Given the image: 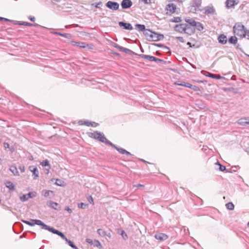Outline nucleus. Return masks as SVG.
<instances>
[{
    "label": "nucleus",
    "mask_w": 249,
    "mask_h": 249,
    "mask_svg": "<svg viewBox=\"0 0 249 249\" xmlns=\"http://www.w3.org/2000/svg\"><path fill=\"white\" fill-rule=\"evenodd\" d=\"M91 122H89V121H84V123H82L81 124H85L87 126H90V124H91Z\"/></svg>",
    "instance_id": "obj_50"
},
{
    "label": "nucleus",
    "mask_w": 249,
    "mask_h": 249,
    "mask_svg": "<svg viewBox=\"0 0 249 249\" xmlns=\"http://www.w3.org/2000/svg\"><path fill=\"white\" fill-rule=\"evenodd\" d=\"M98 125V124L95 123V122H91V124L90 126H93V127H96Z\"/></svg>",
    "instance_id": "obj_56"
},
{
    "label": "nucleus",
    "mask_w": 249,
    "mask_h": 249,
    "mask_svg": "<svg viewBox=\"0 0 249 249\" xmlns=\"http://www.w3.org/2000/svg\"><path fill=\"white\" fill-rule=\"evenodd\" d=\"M158 45V46H159V47H162V48H164V49H165V51H169V50H170V49H169V48L168 47H166V46H165L163 45V44H158V45Z\"/></svg>",
    "instance_id": "obj_49"
},
{
    "label": "nucleus",
    "mask_w": 249,
    "mask_h": 249,
    "mask_svg": "<svg viewBox=\"0 0 249 249\" xmlns=\"http://www.w3.org/2000/svg\"><path fill=\"white\" fill-rule=\"evenodd\" d=\"M55 184L58 186H61L62 181L59 179H57L56 180Z\"/></svg>",
    "instance_id": "obj_52"
},
{
    "label": "nucleus",
    "mask_w": 249,
    "mask_h": 249,
    "mask_svg": "<svg viewBox=\"0 0 249 249\" xmlns=\"http://www.w3.org/2000/svg\"><path fill=\"white\" fill-rule=\"evenodd\" d=\"M40 164L42 166H48L49 168H50V165L49 164V161L47 160H43L42 162L40 163Z\"/></svg>",
    "instance_id": "obj_36"
},
{
    "label": "nucleus",
    "mask_w": 249,
    "mask_h": 249,
    "mask_svg": "<svg viewBox=\"0 0 249 249\" xmlns=\"http://www.w3.org/2000/svg\"><path fill=\"white\" fill-rule=\"evenodd\" d=\"M102 2H99L98 3H97L96 4V8H99L100 7V6L102 5Z\"/></svg>",
    "instance_id": "obj_59"
},
{
    "label": "nucleus",
    "mask_w": 249,
    "mask_h": 249,
    "mask_svg": "<svg viewBox=\"0 0 249 249\" xmlns=\"http://www.w3.org/2000/svg\"><path fill=\"white\" fill-rule=\"evenodd\" d=\"M218 39L219 42L223 44H226L227 41V37L224 35H220L218 37Z\"/></svg>",
    "instance_id": "obj_21"
},
{
    "label": "nucleus",
    "mask_w": 249,
    "mask_h": 249,
    "mask_svg": "<svg viewBox=\"0 0 249 249\" xmlns=\"http://www.w3.org/2000/svg\"><path fill=\"white\" fill-rule=\"evenodd\" d=\"M171 21L173 22H179L181 21L180 17H174L173 19H171Z\"/></svg>",
    "instance_id": "obj_42"
},
{
    "label": "nucleus",
    "mask_w": 249,
    "mask_h": 249,
    "mask_svg": "<svg viewBox=\"0 0 249 249\" xmlns=\"http://www.w3.org/2000/svg\"><path fill=\"white\" fill-rule=\"evenodd\" d=\"M229 42L231 44H235L237 42V38L235 36H232L229 38Z\"/></svg>",
    "instance_id": "obj_32"
},
{
    "label": "nucleus",
    "mask_w": 249,
    "mask_h": 249,
    "mask_svg": "<svg viewBox=\"0 0 249 249\" xmlns=\"http://www.w3.org/2000/svg\"><path fill=\"white\" fill-rule=\"evenodd\" d=\"M218 165H219V170L221 171H224L226 170V167L225 166L221 165L218 161L216 162Z\"/></svg>",
    "instance_id": "obj_44"
},
{
    "label": "nucleus",
    "mask_w": 249,
    "mask_h": 249,
    "mask_svg": "<svg viewBox=\"0 0 249 249\" xmlns=\"http://www.w3.org/2000/svg\"><path fill=\"white\" fill-rule=\"evenodd\" d=\"M86 241L89 244H90V245H92L93 244V241L89 238H87L86 239Z\"/></svg>",
    "instance_id": "obj_53"
},
{
    "label": "nucleus",
    "mask_w": 249,
    "mask_h": 249,
    "mask_svg": "<svg viewBox=\"0 0 249 249\" xmlns=\"http://www.w3.org/2000/svg\"><path fill=\"white\" fill-rule=\"evenodd\" d=\"M155 61L157 62H162L164 64H165L166 63V61H165L164 60L156 58V57H155Z\"/></svg>",
    "instance_id": "obj_47"
},
{
    "label": "nucleus",
    "mask_w": 249,
    "mask_h": 249,
    "mask_svg": "<svg viewBox=\"0 0 249 249\" xmlns=\"http://www.w3.org/2000/svg\"><path fill=\"white\" fill-rule=\"evenodd\" d=\"M115 149H116L118 152H119L120 153L122 154H126L127 155H131L130 153L127 151L126 150H125V149L122 148H119L117 146H116V148H115Z\"/></svg>",
    "instance_id": "obj_25"
},
{
    "label": "nucleus",
    "mask_w": 249,
    "mask_h": 249,
    "mask_svg": "<svg viewBox=\"0 0 249 249\" xmlns=\"http://www.w3.org/2000/svg\"><path fill=\"white\" fill-rule=\"evenodd\" d=\"M19 168L21 172H24L25 171V167L24 166H20Z\"/></svg>",
    "instance_id": "obj_57"
},
{
    "label": "nucleus",
    "mask_w": 249,
    "mask_h": 249,
    "mask_svg": "<svg viewBox=\"0 0 249 249\" xmlns=\"http://www.w3.org/2000/svg\"><path fill=\"white\" fill-rule=\"evenodd\" d=\"M185 27H186V24H177L175 27V30L179 33H184Z\"/></svg>",
    "instance_id": "obj_12"
},
{
    "label": "nucleus",
    "mask_w": 249,
    "mask_h": 249,
    "mask_svg": "<svg viewBox=\"0 0 249 249\" xmlns=\"http://www.w3.org/2000/svg\"><path fill=\"white\" fill-rule=\"evenodd\" d=\"M72 43L74 45H76L77 46H79L82 48H85L86 47H88L89 46L88 44L84 43V42H72Z\"/></svg>",
    "instance_id": "obj_23"
},
{
    "label": "nucleus",
    "mask_w": 249,
    "mask_h": 249,
    "mask_svg": "<svg viewBox=\"0 0 249 249\" xmlns=\"http://www.w3.org/2000/svg\"><path fill=\"white\" fill-rule=\"evenodd\" d=\"M205 13L209 14H213L215 12V10L213 6H206L204 8Z\"/></svg>",
    "instance_id": "obj_17"
},
{
    "label": "nucleus",
    "mask_w": 249,
    "mask_h": 249,
    "mask_svg": "<svg viewBox=\"0 0 249 249\" xmlns=\"http://www.w3.org/2000/svg\"><path fill=\"white\" fill-rule=\"evenodd\" d=\"M58 206V204L53 202V201H50L49 206L51 208L54 209L55 210L57 209V207Z\"/></svg>",
    "instance_id": "obj_35"
},
{
    "label": "nucleus",
    "mask_w": 249,
    "mask_h": 249,
    "mask_svg": "<svg viewBox=\"0 0 249 249\" xmlns=\"http://www.w3.org/2000/svg\"><path fill=\"white\" fill-rule=\"evenodd\" d=\"M36 196V193L35 192H29L27 195H23L20 197V199L22 201H25L28 200L30 198L34 197Z\"/></svg>",
    "instance_id": "obj_8"
},
{
    "label": "nucleus",
    "mask_w": 249,
    "mask_h": 249,
    "mask_svg": "<svg viewBox=\"0 0 249 249\" xmlns=\"http://www.w3.org/2000/svg\"><path fill=\"white\" fill-rule=\"evenodd\" d=\"M151 39L150 41H157L164 38V36L162 34H158L156 32H153V34H151Z\"/></svg>",
    "instance_id": "obj_7"
},
{
    "label": "nucleus",
    "mask_w": 249,
    "mask_h": 249,
    "mask_svg": "<svg viewBox=\"0 0 249 249\" xmlns=\"http://www.w3.org/2000/svg\"><path fill=\"white\" fill-rule=\"evenodd\" d=\"M65 210L68 211L69 213H72V210L71 208H70L69 207H66L65 208Z\"/></svg>",
    "instance_id": "obj_58"
},
{
    "label": "nucleus",
    "mask_w": 249,
    "mask_h": 249,
    "mask_svg": "<svg viewBox=\"0 0 249 249\" xmlns=\"http://www.w3.org/2000/svg\"><path fill=\"white\" fill-rule=\"evenodd\" d=\"M6 186L9 188L10 190H15V186L12 182L11 181H7L6 183Z\"/></svg>",
    "instance_id": "obj_31"
},
{
    "label": "nucleus",
    "mask_w": 249,
    "mask_h": 249,
    "mask_svg": "<svg viewBox=\"0 0 249 249\" xmlns=\"http://www.w3.org/2000/svg\"><path fill=\"white\" fill-rule=\"evenodd\" d=\"M246 36L247 38L249 39V30L248 31H246Z\"/></svg>",
    "instance_id": "obj_63"
},
{
    "label": "nucleus",
    "mask_w": 249,
    "mask_h": 249,
    "mask_svg": "<svg viewBox=\"0 0 249 249\" xmlns=\"http://www.w3.org/2000/svg\"><path fill=\"white\" fill-rule=\"evenodd\" d=\"M55 34L59 35L60 36L65 37L66 38H70L71 37V35L70 34H62L60 33L55 32Z\"/></svg>",
    "instance_id": "obj_39"
},
{
    "label": "nucleus",
    "mask_w": 249,
    "mask_h": 249,
    "mask_svg": "<svg viewBox=\"0 0 249 249\" xmlns=\"http://www.w3.org/2000/svg\"><path fill=\"white\" fill-rule=\"evenodd\" d=\"M135 26L136 27H137L139 31H145V27L144 25H142V24H136L135 25Z\"/></svg>",
    "instance_id": "obj_33"
},
{
    "label": "nucleus",
    "mask_w": 249,
    "mask_h": 249,
    "mask_svg": "<svg viewBox=\"0 0 249 249\" xmlns=\"http://www.w3.org/2000/svg\"><path fill=\"white\" fill-rule=\"evenodd\" d=\"M175 84H177L178 85L184 86V87H187V88H193V85L190 84L189 83L183 82V83H178V82H175Z\"/></svg>",
    "instance_id": "obj_30"
},
{
    "label": "nucleus",
    "mask_w": 249,
    "mask_h": 249,
    "mask_svg": "<svg viewBox=\"0 0 249 249\" xmlns=\"http://www.w3.org/2000/svg\"><path fill=\"white\" fill-rule=\"evenodd\" d=\"M10 170L15 176H19L18 172L16 166L14 165L11 166L10 167Z\"/></svg>",
    "instance_id": "obj_24"
},
{
    "label": "nucleus",
    "mask_w": 249,
    "mask_h": 249,
    "mask_svg": "<svg viewBox=\"0 0 249 249\" xmlns=\"http://www.w3.org/2000/svg\"><path fill=\"white\" fill-rule=\"evenodd\" d=\"M134 187H144V185L142 184H139L134 185Z\"/></svg>",
    "instance_id": "obj_61"
},
{
    "label": "nucleus",
    "mask_w": 249,
    "mask_h": 249,
    "mask_svg": "<svg viewBox=\"0 0 249 249\" xmlns=\"http://www.w3.org/2000/svg\"><path fill=\"white\" fill-rule=\"evenodd\" d=\"M193 27H194V28L196 27L197 29V30H198L199 31H202L204 28L203 25L201 23L196 21V23L194 24V26Z\"/></svg>",
    "instance_id": "obj_26"
},
{
    "label": "nucleus",
    "mask_w": 249,
    "mask_h": 249,
    "mask_svg": "<svg viewBox=\"0 0 249 249\" xmlns=\"http://www.w3.org/2000/svg\"><path fill=\"white\" fill-rule=\"evenodd\" d=\"M201 4V0H193L190 11L193 13L195 12L197 9L200 6Z\"/></svg>",
    "instance_id": "obj_5"
},
{
    "label": "nucleus",
    "mask_w": 249,
    "mask_h": 249,
    "mask_svg": "<svg viewBox=\"0 0 249 249\" xmlns=\"http://www.w3.org/2000/svg\"><path fill=\"white\" fill-rule=\"evenodd\" d=\"M106 6L112 10H117L119 9V4L117 2L108 1L106 3Z\"/></svg>",
    "instance_id": "obj_6"
},
{
    "label": "nucleus",
    "mask_w": 249,
    "mask_h": 249,
    "mask_svg": "<svg viewBox=\"0 0 249 249\" xmlns=\"http://www.w3.org/2000/svg\"><path fill=\"white\" fill-rule=\"evenodd\" d=\"M191 89H193L194 90H197V89H198V87L195 86H193V88H191Z\"/></svg>",
    "instance_id": "obj_64"
},
{
    "label": "nucleus",
    "mask_w": 249,
    "mask_h": 249,
    "mask_svg": "<svg viewBox=\"0 0 249 249\" xmlns=\"http://www.w3.org/2000/svg\"><path fill=\"white\" fill-rule=\"evenodd\" d=\"M66 242L70 246H71V248L74 246V244L70 240H69L68 238L66 239Z\"/></svg>",
    "instance_id": "obj_45"
},
{
    "label": "nucleus",
    "mask_w": 249,
    "mask_h": 249,
    "mask_svg": "<svg viewBox=\"0 0 249 249\" xmlns=\"http://www.w3.org/2000/svg\"><path fill=\"white\" fill-rule=\"evenodd\" d=\"M226 4L228 8H231L233 7L237 3L234 0H227Z\"/></svg>",
    "instance_id": "obj_18"
},
{
    "label": "nucleus",
    "mask_w": 249,
    "mask_h": 249,
    "mask_svg": "<svg viewBox=\"0 0 249 249\" xmlns=\"http://www.w3.org/2000/svg\"><path fill=\"white\" fill-rule=\"evenodd\" d=\"M44 192L43 196L45 197H52L53 196V192L50 190H44Z\"/></svg>",
    "instance_id": "obj_27"
},
{
    "label": "nucleus",
    "mask_w": 249,
    "mask_h": 249,
    "mask_svg": "<svg viewBox=\"0 0 249 249\" xmlns=\"http://www.w3.org/2000/svg\"><path fill=\"white\" fill-rule=\"evenodd\" d=\"M155 237L158 240L162 241L167 239L168 236L166 234L162 233H160L155 235Z\"/></svg>",
    "instance_id": "obj_14"
},
{
    "label": "nucleus",
    "mask_w": 249,
    "mask_h": 249,
    "mask_svg": "<svg viewBox=\"0 0 249 249\" xmlns=\"http://www.w3.org/2000/svg\"><path fill=\"white\" fill-rule=\"evenodd\" d=\"M176 9V5L173 3H169L167 5L166 7V10L167 11V14H171L175 12Z\"/></svg>",
    "instance_id": "obj_9"
},
{
    "label": "nucleus",
    "mask_w": 249,
    "mask_h": 249,
    "mask_svg": "<svg viewBox=\"0 0 249 249\" xmlns=\"http://www.w3.org/2000/svg\"><path fill=\"white\" fill-rule=\"evenodd\" d=\"M45 229L53 232V233L56 234L60 236L62 239H64L65 240H66V239H67L62 232H60L58 230H55L53 227L47 225L45 226Z\"/></svg>",
    "instance_id": "obj_4"
},
{
    "label": "nucleus",
    "mask_w": 249,
    "mask_h": 249,
    "mask_svg": "<svg viewBox=\"0 0 249 249\" xmlns=\"http://www.w3.org/2000/svg\"><path fill=\"white\" fill-rule=\"evenodd\" d=\"M144 34L146 39L150 41L151 39V34H153V32L150 30H145Z\"/></svg>",
    "instance_id": "obj_29"
},
{
    "label": "nucleus",
    "mask_w": 249,
    "mask_h": 249,
    "mask_svg": "<svg viewBox=\"0 0 249 249\" xmlns=\"http://www.w3.org/2000/svg\"><path fill=\"white\" fill-rule=\"evenodd\" d=\"M0 20H4L5 21H10V22H14L13 20H11L10 19H9L8 18H2V17H0Z\"/></svg>",
    "instance_id": "obj_51"
},
{
    "label": "nucleus",
    "mask_w": 249,
    "mask_h": 249,
    "mask_svg": "<svg viewBox=\"0 0 249 249\" xmlns=\"http://www.w3.org/2000/svg\"><path fill=\"white\" fill-rule=\"evenodd\" d=\"M94 246H96L97 247H99V246H101V244L98 240H95L94 241Z\"/></svg>",
    "instance_id": "obj_46"
},
{
    "label": "nucleus",
    "mask_w": 249,
    "mask_h": 249,
    "mask_svg": "<svg viewBox=\"0 0 249 249\" xmlns=\"http://www.w3.org/2000/svg\"><path fill=\"white\" fill-rule=\"evenodd\" d=\"M4 146L5 148H8L9 146V144L8 143L5 142L4 143Z\"/></svg>",
    "instance_id": "obj_62"
},
{
    "label": "nucleus",
    "mask_w": 249,
    "mask_h": 249,
    "mask_svg": "<svg viewBox=\"0 0 249 249\" xmlns=\"http://www.w3.org/2000/svg\"><path fill=\"white\" fill-rule=\"evenodd\" d=\"M29 170L33 172V175L35 176L36 178L38 177L39 173L37 168L34 166H29Z\"/></svg>",
    "instance_id": "obj_16"
},
{
    "label": "nucleus",
    "mask_w": 249,
    "mask_h": 249,
    "mask_svg": "<svg viewBox=\"0 0 249 249\" xmlns=\"http://www.w3.org/2000/svg\"><path fill=\"white\" fill-rule=\"evenodd\" d=\"M184 30V33L191 35L195 33V29L194 27L186 24V27H185Z\"/></svg>",
    "instance_id": "obj_11"
},
{
    "label": "nucleus",
    "mask_w": 249,
    "mask_h": 249,
    "mask_svg": "<svg viewBox=\"0 0 249 249\" xmlns=\"http://www.w3.org/2000/svg\"><path fill=\"white\" fill-rule=\"evenodd\" d=\"M14 24H18V25H24V26H37V24H34L29 22H16V21H14L13 22Z\"/></svg>",
    "instance_id": "obj_19"
},
{
    "label": "nucleus",
    "mask_w": 249,
    "mask_h": 249,
    "mask_svg": "<svg viewBox=\"0 0 249 249\" xmlns=\"http://www.w3.org/2000/svg\"><path fill=\"white\" fill-rule=\"evenodd\" d=\"M177 39L178 40L181 42H185L184 39L183 37H180V36L177 37Z\"/></svg>",
    "instance_id": "obj_54"
},
{
    "label": "nucleus",
    "mask_w": 249,
    "mask_h": 249,
    "mask_svg": "<svg viewBox=\"0 0 249 249\" xmlns=\"http://www.w3.org/2000/svg\"><path fill=\"white\" fill-rule=\"evenodd\" d=\"M97 233L101 236H105L106 235V232L102 229H98L97 230Z\"/></svg>",
    "instance_id": "obj_37"
},
{
    "label": "nucleus",
    "mask_w": 249,
    "mask_h": 249,
    "mask_svg": "<svg viewBox=\"0 0 249 249\" xmlns=\"http://www.w3.org/2000/svg\"><path fill=\"white\" fill-rule=\"evenodd\" d=\"M208 75H207V76H208L210 77H212L213 78L219 79L220 77V75H215L214 74L210 73L209 72H208Z\"/></svg>",
    "instance_id": "obj_40"
},
{
    "label": "nucleus",
    "mask_w": 249,
    "mask_h": 249,
    "mask_svg": "<svg viewBox=\"0 0 249 249\" xmlns=\"http://www.w3.org/2000/svg\"><path fill=\"white\" fill-rule=\"evenodd\" d=\"M133 4L131 0H123L121 3V6L123 9H128L132 6Z\"/></svg>",
    "instance_id": "obj_10"
},
{
    "label": "nucleus",
    "mask_w": 249,
    "mask_h": 249,
    "mask_svg": "<svg viewBox=\"0 0 249 249\" xmlns=\"http://www.w3.org/2000/svg\"><path fill=\"white\" fill-rule=\"evenodd\" d=\"M151 0H139L140 2H142L144 4H150L151 3Z\"/></svg>",
    "instance_id": "obj_48"
},
{
    "label": "nucleus",
    "mask_w": 249,
    "mask_h": 249,
    "mask_svg": "<svg viewBox=\"0 0 249 249\" xmlns=\"http://www.w3.org/2000/svg\"><path fill=\"white\" fill-rule=\"evenodd\" d=\"M185 21L188 23L189 25L193 26L194 24L196 23V21L190 18H187L185 19Z\"/></svg>",
    "instance_id": "obj_28"
},
{
    "label": "nucleus",
    "mask_w": 249,
    "mask_h": 249,
    "mask_svg": "<svg viewBox=\"0 0 249 249\" xmlns=\"http://www.w3.org/2000/svg\"><path fill=\"white\" fill-rule=\"evenodd\" d=\"M248 121H249V119L247 118H243L239 119L237 123L241 125L245 126L246 125H248Z\"/></svg>",
    "instance_id": "obj_15"
},
{
    "label": "nucleus",
    "mask_w": 249,
    "mask_h": 249,
    "mask_svg": "<svg viewBox=\"0 0 249 249\" xmlns=\"http://www.w3.org/2000/svg\"><path fill=\"white\" fill-rule=\"evenodd\" d=\"M234 33L241 37H246V30L243 25L240 23L235 24L233 28Z\"/></svg>",
    "instance_id": "obj_1"
},
{
    "label": "nucleus",
    "mask_w": 249,
    "mask_h": 249,
    "mask_svg": "<svg viewBox=\"0 0 249 249\" xmlns=\"http://www.w3.org/2000/svg\"><path fill=\"white\" fill-rule=\"evenodd\" d=\"M114 47L117 49H118L120 51L125 52V53H129L131 52V51L128 49L124 48L123 47L120 46L119 45L115 44Z\"/></svg>",
    "instance_id": "obj_20"
},
{
    "label": "nucleus",
    "mask_w": 249,
    "mask_h": 249,
    "mask_svg": "<svg viewBox=\"0 0 249 249\" xmlns=\"http://www.w3.org/2000/svg\"><path fill=\"white\" fill-rule=\"evenodd\" d=\"M88 204L84 203L83 202L80 203L78 204V207L81 209H86L88 207Z\"/></svg>",
    "instance_id": "obj_38"
},
{
    "label": "nucleus",
    "mask_w": 249,
    "mask_h": 249,
    "mask_svg": "<svg viewBox=\"0 0 249 249\" xmlns=\"http://www.w3.org/2000/svg\"><path fill=\"white\" fill-rule=\"evenodd\" d=\"M22 221L31 226H34L35 224L42 226L43 229H45V226H47L43 222L40 220L37 219H31V221L22 220Z\"/></svg>",
    "instance_id": "obj_3"
},
{
    "label": "nucleus",
    "mask_w": 249,
    "mask_h": 249,
    "mask_svg": "<svg viewBox=\"0 0 249 249\" xmlns=\"http://www.w3.org/2000/svg\"><path fill=\"white\" fill-rule=\"evenodd\" d=\"M88 136L94 139L97 140L101 142H104L106 140V137L104 135L98 131H94V132H89Z\"/></svg>",
    "instance_id": "obj_2"
},
{
    "label": "nucleus",
    "mask_w": 249,
    "mask_h": 249,
    "mask_svg": "<svg viewBox=\"0 0 249 249\" xmlns=\"http://www.w3.org/2000/svg\"><path fill=\"white\" fill-rule=\"evenodd\" d=\"M29 19L31 20L32 21H35V18L34 17H29Z\"/></svg>",
    "instance_id": "obj_60"
},
{
    "label": "nucleus",
    "mask_w": 249,
    "mask_h": 249,
    "mask_svg": "<svg viewBox=\"0 0 249 249\" xmlns=\"http://www.w3.org/2000/svg\"><path fill=\"white\" fill-rule=\"evenodd\" d=\"M226 208L230 210H233L234 208V206L232 202H229L226 204Z\"/></svg>",
    "instance_id": "obj_34"
},
{
    "label": "nucleus",
    "mask_w": 249,
    "mask_h": 249,
    "mask_svg": "<svg viewBox=\"0 0 249 249\" xmlns=\"http://www.w3.org/2000/svg\"><path fill=\"white\" fill-rule=\"evenodd\" d=\"M119 25L120 26L123 27L124 29L126 30H132L133 29L132 25L129 23H125L123 21H120L119 22Z\"/></svg>",
    "instance_id": "obj_13"
},
{
    "label": "nucleus",
    "mask_w": 249,
    "mask_h": 249,
    "mask_svg": "<svg viewBox=\"0 0 249 249\" xmlns=\"http://www.w3.org/2000/svg\"><path fill=\"white\" fill-rule=\"evenodd\" d=\"M120 234H121V235L122 236L124 240H126L127 238V235L126 233L125 232V231L124 230H121V231Z\"/></svg>",
    "instance_id": "obj_43"
},
{
    "label": "nucleus",
    "mask_w": 249,
    "mask_h": 249,
    "mask_svg": "<svg viewBox=\"0 0 249 249\" xmlns=\"http://www.w3.org/2000/svg\"><path fill=\"white\" fill-rule=\"evenodd\" d=\"M140 56L144 59H147L149 61H155V57L145 54H141Z\"/></svg>",
    "instance_id": "obj_22"
},
{
    "label": "nucleus",
    "mask_w": 249,
    "mask_h": 249,
    "mask_svg": "<svg viewBox=\"0 0 249 249\" xmlns=\"http://www.w3.org/2000/svg\"><path fill=\"white\" fill-rule=\"evenodd\" d=\"M103 142H105L107 144L111 145L112 147H113L114 148H116V146L115 144H114L113 143H112L111 142H110V141L107 140L106 138V140L105 141H104Z\"/></svg>",
    "instance_id": "obj_41"
},
{
    "label": "nucleus",
    "mask_w": 249,
    "mask_h": 249,
    "mask_svg": "<svg viewBox=\"0 0 249 249\" xmlns=\"http://www.w3.org/2000/svg\"><path fill=\"white\" fill-rule=\"evenodd\" d=\"M88 199L89 200V201L90 203H93V198L92 197H91V196H89L88 197Z\"/></svg>",
    "instance_id": "obj_55"
}]
</instances>
